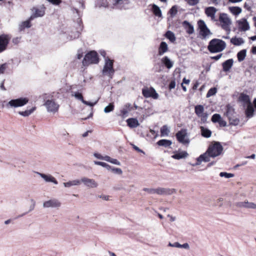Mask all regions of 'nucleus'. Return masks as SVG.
Masks as SVG:
<instances>
[{
    "label": "nucleus",
    "instance_id": "obj_1",
    "mask_svg": "<svg viewBox=\"0 0 256 256\" xmlns=\"http://www.w3.org/2000/svg\"><path fill=\"white\" fill-rule=\"evenodd\" d=\"M223 151V147L220 142H214L208 146L206 152L201 154L198 158V162H208L210 157L215 158L220 155Z\"/></svg>",
    "mask_w": 256,
    "mask_h": 256
},
{
    "label": "nucleus",
    "instance_id": "obj_2",
    "mask_svg": "<svg viewBox=\"0 0 256 256\" xmlns=\"http://www.w3.org/2000/svg\"><path fill=\"white\" fill-rule=\"evenodd\" d=\"M226 46V42L222 40L214 38L212 40L208 46L211 53H216L222 51Z\"/></svg>",
    "mask_w": 256,
    "mask_h": 256
},
{
    "label": "nucleus",
    "instance_id": "obj_3",
    "mask_svg": "<svg viewBox=\"0 0 256 256\" xmlns=\"http://www.w3.org/2000/svg\"><path fill=\"white\" fill-rule=\"evenodd\" d=\"M113 65L114 60H110L109 58H106L102 73L104 76H108L110 79L112 78L114 72Z\"/></svg>",
    "mask_w": 256,
    "mask_h": 256
},
{
    "label": "nucleus",
    "instance_id": "obj_4",
    "mask_svg": "<svg viewBox=\"0 0 256 256\" xmlns=\"http://www.w3.org/2000/svg\"><path fill=\"white\" fill-rule=\"evenodd\" d=\"M98 62L99 58L97 52L95 51H90L86 54L82 60V64L86 66L90 64H98Z\"/></svg>",
    "mask_w": 256,
    "mask_h": 256
},
{
    "label": "nucleus",
    "instance_id": "obj_5",
    "mask_svg": "<svg viewBox=\"0 0 256 256\" xmlns=\"http://www.w3.org/2000/svg\"><path fill=\"white\" fill-rule=\"evenodd\" d=\"M218 21L220 23L222 28L226 32H230V25L231 20L228 17V14L225 13H220L219 15Z\"/></svg>",
    "mask_w": 256,
    "mask_h": 256
},
{
    "label": "nucleus",
    "instance_id": "obj_6",
    "mask_svg": "<svg viewBox=\"0 0 256 256\" xmlns=\"http://www.w3.org/2000/svg\"><path fill=\"white\" fill-rule=\"evenodd\" d=\"M194 112L196 116L200 118L201 122L202 124L207 122L208 114L206 112H204V107L203 106L198 104L194 107Z\"/></svg>",
    "mask_w": 256,
    "mask_h": 256
},
{
    "label": "nucleus",
    "instance_id": "obj_7",
    "mask_svg": "<svg viewBox=\"0 0 256 256\" xmlns=\"http://www.w3.org/2000/svg\"><path fill=\"white\" fill-rule=\"evenodd\" d=\"M177 140L184 145H188L190 141L188 138L186 130L182 129L177 132Z\"/></svg>",
    "mask_w": 256,
    "mask_h": 256
},
{
    "label": "nucleus",
    "instance_id": "obj_8",
    "mask_svg": "<svg viewBox=\"0 0 256 256\" xmlns=\"http://www.w3.org/2000/svg\"><path fill=\"white\" fill-rule=\"evenodd\" d=\"M48 112L55 113L58 110L60 106L54 100H47L44 104Z\"/></svg>",
    "mask_w": 256,
    "mask_h": 256
},
{
    "label": "nucleus",
    "instance_id": "obj_9",
    "mask_svg": "<svg viewBox=\"0 0 256 256\" xmlns=\"http://www.w3.org/2000/svg\"><path fill=\"white\" fill-rule=\"evenodd\" d=\"M28 100L26 98H20L17 99L10 100L8 104V106L10 107L17 108L22 106L28 102Z\"/></svg>",
    "mask_w": 256,
    "mask_h": 256
},
{
    "label": "nucleus",
    "instance_id": "obj_10",
    "mask_svg": "<svg viewBox=\"0 0 256 256\" xmlns=\"http://www.w3.org/2000/svg\"><path fill=\"white\" fill-rule=\"evenodd\" d=\"M10 39V37L8 34L0 35V53L6 49Z\"/></svg>",
    "mask_w": 256,
    "mask_h": 256
},
{
    "label": "nucleus",
    "instance_id": "obj_11",
    "mask_svg": "<svg viewBox=\"0 0 256 256\" xmlns=\"http://www.w3.org/2000/svg\"><path fill=\"white\" fill-rule=\"evenodd\" d=\"M142 94L145 98H152L154 99H157L158 97V94L156 92L154 88L152 87L149 88H143Z\"/></svg>",
    "mask_w": 256,
    "mask_h": 256
},
{
    "label": "nucleus",
    "instance_id": "obj_12",
    "mask_svg": "<svg viewBox=\"0 0 256 256\" xmlns=\"http://www.w3.org/2000/svg\"><path fill=\"white\" fill-rule=\"evenodd\" d=\"M198 24L200 29V34L205 38L210 34V30L206 26L204 22L202 20H199Z\"/></svg>",
    "mask_w": 256,
    "mask_h": 256
},
{
    "label": "nucleus",
    "instance_id": "obj_13",
    "mask_svg": "<svg viewBox=\"0 0 256 256\" xmlns=\"http://www.w3.org/2000/svg\"><path fill=\"white\" fill-rule=\"evenodd\" d=\"M60 206L61 202L58 200L56 198L50 199L43 203V207L44 208H58Z\"/></svg>",
    "mask_w": 256,
    "mask_h": 256
},
{
    "label": "nucleus",
    "instance_id": "obj_14",
    "mask_svg": "<svg viewBox=\"0 0 256 256\" xmlns=\"http://www.w3.org/2000/svg\"><path fill=\"white\" fill-rule=\"evenodd\" d=\"M218 10L214 6L207 7L204 10V12L208 17H210L213 22H216L218 20L216 18V14Z\"/></svg>",
    "mask_w": 256,
    "mask_h": 256
},
{
    "label": "nucleus",
    "instance_id": "obj_15",
    "mask_svg": "<svg viewBox=\"0 0 256 256\" xmlns=\"http://www.w3.org/2000/svg\"><path fill=\"white\" fill-rule=\"evenodd\" d=\"M238 102L242 103L243 106H246V105L251 103L249 96L244 92L240 93L238 98Z\"/></svg>",
    "mask_w": 256,
    "mask_h": 256
},
{
    "label": "nucleus",
    "instance_id": "obj_16",
    "mask_svg": "<svg viewBox=\"0 0 256 256\" xmlns=\"http://www.w3.org/2000/svg\"><path fill=\"white\" fill-rule=\"evenodd\" d=\"M32 14L30 16V20H33L34 18L38 17H42L45 14L44 8H34L32 10Z\"/></svg>",
    "mask_w": 256,
    "mask_h": 256
},
{
    "label": "nucleus",
    "instance_id": "obj_17",
    "mask_svg": "<svg viewBox=\"0 0 256 256\" xmlns=\"http://www.w3.org/2000/svg\"><path fill=\"white\" fill-rule=\"evenodd\" d=\"M80 183L82 182L84 184L89 188H95L98 186L97 182L94 179H90L86 177H84L80 180Z\"/></svg>",
    "mask_w": 256,
    "mask_h": 256
},
{
    "label": "nucleus",
    "instance_id": "obj_18",
    "mask_svg": "<svg viewBox=\"0 0 256 256\" xmlns=\"http://www.w3.org/2000/svg\"><path fill=\"white\" fill-rule=\"evenodd\" d=\"M76 24L78 26L76 28V30L75 32L72 31L68 35V38L69 40H72L80 36V31L82 30V26H81L80 22H78Z\"/></svg>",
    "mask_w": 256,
    "mask_h": 256
},
{
    "label": "nucleus",
    "instance_id": "obj_19",
    "mask_svg": "<svg viewBox=\"0 0 256 256\" xmlns=\"http://www.w3.org/2000/svg\"><path fill=\"white\" fill-rule=\"evenodd\" d=\"M128 0H112V4L115 8L126 9V5L128 4Z\"/></svg>",
    "mask_w": 256,
    "mask_h": 256
},
{
    "label": "nucleus",
    "instance_id": "obj_20",
    "mask_svg": "<svg viewBox=\"0 0 256 256\" xmlns=\"http://www.w3.org/2000/svg\"><path fill=\"white\" fill-rule=\"evenodd\" d=\"M236 206L238 208H246L256 209V204H254V202H249L248 201L236 202Z\"/></svg>",
    "mask_w": 256,
    "mask_h": 256
},
{
    "label": "nucleus",
    "instance_id": "obj_21",
    "mask_svg": "<svg viewBox=\"0 0 256 256\" xmlns=\"http://www.w3.org/2000/svg\"><path fill=\"white\" fill-rule=\"evenodd\" d=\"M36 174H38L46 182H52L57 184H58V181L56 179L50 174H44L37 172Z\"/></svg>",
    "mask_w": 256,
    "mask_h": 256
},
{
    "label": "nucleus",
    "instance_id": "obj_22",
    "mask_svg": "<svg viewBox=\"0 0 256 256\" xmlns=\"http://www.w3.org/2000/svg\"><path fill=\"white\" fill-rule=\"evenodd\" d=\"M174 190L158 188H156L155 194L159 195L170 194L173 193Z\"/></svg>",
    "mask_w": 256,
    "mask_h": 256
},
{
    "label": "nucleus",
    "instance_id": "obj_23",
    "mask_svg": "<svg viewBox=\"0 0 256 256\" xmlns=\"http://www.w3.org/2000/svg\"><path fill=\"white\" fill-rule=\"evenodd\" d=\"M182 26L186 30L187 34H191L194 32V26L188 21H184L182 23Z\"/></svg>",
    "mask_w": 256,
    "mask_h": 256
},
{
    "label": "nucleus",
    "instance_id": "obj_24",
    "mask_svg": "<svg viewBox=\"0 0 256 256\" xmlns=\"http://www.w3.org/2000/svg\"><path fill=\"white\" fill-rule=\"evenodd\" d=\"M161 62L168 69L171 68L174 65V62L167 56H165L161 59Z\"/></svg>",
    "mask_w": 256,
    "mask_h": 256
},
{
    "label": "nucleus",
    "instance_id": "obj_25",
    "mask_svg": "<svg viewBox=\"0 0 256 256\" xmlns=\"http://www.w3.org/2000/svg\"><path fill=\"white\" fill-rule=\"evenodd\" d=\"M234 63L232 58L228 59L222 64V70L224 72H226L230 70Z\"/></svg>",
    "mask_w": 256,
    "mask_h": 256
},
{
    "label": "nucleus",
    "instance_id": "obj_26",
    "mask_svg": "<svg viewBox=\"0 0 256 256\" xmlns=\"http://www.w3.org/2000/svg\"><path fill=\"white\" fill-rule=\"evenodd\" d=\"M238 26L240 30L246 31L250 29V26L246 19H242L238 22Z\"/></svg>",
    "mask_w": 256,
    "mask_h": 256
},
{
    "label": "nucleus",
    "instance_id": "obj_27",
    "mask_svg": "<svg viewBox=\"0 0 256 256\" xmlns=\"http://www.w3.org/2000/svg\"><path fill=\"white\" fill-rule=\"evenodd\" d=\"M168 50L167 44L164 42H162L158 48V55L162 56Z\"/></svg>",
    "mask_w": 256,
    "mask_h": 256
},
{
    "label": "nucleus",
    "instance_id": "obj_28",
    "mask_svg": "<svg viewBox=\"0 0 256 256\" xmlns=\"http://www.w3.org/2000/svg\"><path fill=\"white\" fill-rule=\"evenodd\" d=\"M236 114L234 109L232 106L230 104L226 106V112L224 114L228 118L234 116Z\"/></svg>",
    "mask_w": 256,
    "mask_h": 256
},
{
    "label": "nucleus",
    "instance_id": "obj_29",
    "mask_svg": "<svg viewBox=\"0 0 256 256\" xmlns=\"http://www.w3.org/2000/svg\"><path fill=\"white\" fill-rule=\"evenodd\" d=\"M128 126L131 128H136L139 125L138 120L136 118H130L126 120Z\"/></svg>",
    "mask_w": 256,
    "mask_h": 256
},
{
    "label": "nucleus",
    "instance_id": "obj_30",
    "mask_svg": "<svg viewBox=\"0 0 256 256\" xmlns=\"http://www.w3.org/2000/svg\"><path fill=\"white\" fill-rule=\"evenodd\" d=\"M80 184V180H70L68 182H64L63 184L66 188H70L72 186H78Z\"/></svg>",
    "mask_w": 256,
    "mask_h": 256
},
{
    "label": "nucleus",
    "instance_id": "obj_31",
    "mask_svg": "<svg viewBox=\"0 0 256 256\" xmlns=\"http://www.w3.org/2000/svg\"><path fill=\"white\" fill-rule=\"evenodd\" d=\"M246 108L245 111L246 115L248 118H252L254 116V109L253 106L250 103L248 105H246Z\"/></svg>",
    "mask_w": 256,
    "mask_h": 256
},
{
    "label": "nucleus",
    "instance_id": "obj_32",
    "mask_svg": "<svg viewBox=\"0 0 256 256\" xmlns=\"http://www.w3.org/2000/svg\"><path fill=\"white\" fill-rule=\"evenodd\" d=\"M244 40L242 38L234 36L230 39V42L234 46H240L244 43Z\"/></svg>",
    "mask_w": 256,
    "mask_h": 256
},
{
    "label": "nucleus",
    "instance_id": "obj_33",
    "mask_svg": "<svg viewBox=\"0 0 256 256\" xmlns=\"http://www.w3.org/2000/svg\"><path fill=\"white\" fill-rule=\"evenodd\" d=\"M157 144L159 146H162L165 148L170 146L172 144V142L170 140L162 139L159 140L157 142Z\"/></svg>",
    "mask_w": 256,
    "mask_h": 256
},
{
    "label": "nucleus",
    "instance_id": "obj_34",
    "mask_svg": "<svg viewBox=\"0 0 256 256\" xmlns=\"http://www.w3.org/2000/svg\"><path fill=\"white\" fill-rule=\"evenodd\" d=\"M228 118L230 125L237 126L240 122V120L237 116L236 114Z\"/></svg>",
    "mask_w": 256,
    "mask_h": 256
},
{
    "label": "nucleus",
    "instance_id": "obj_35",
    "mask_svg": "<svg viewBox=\"0 0 256 256\" xmlns=\"http://www.w3.org/2000/svg\"><path fill=\"white\" fill-rule=\"evenodd\" d=\"M188 156V153L186 150H182L179 148L177 150V160L186 158Z\"/></svg>",
    "mask_w": 256,
    "mask_h": 256
},
{
    "label": "nucleus",
    "instance_id": "obj_36",
    "mask_svg": "<svg viewBox=\"0 0 256 256\" xmlns=\"http://www.w3.org/2000/svg\"><path fill=\"white\" fill-rule=\"evenodd\" d=\"M32 20H30V17L29 18L24 21V22H23L22 24L20 26V28H19V29L21 31V30H24L25 28H29L31 26V24H30V21H32Z\"/></svg>",
    "mask_w": 256,
    "mask_h": 256
},
{
    "label": "nucleus",
    "instance_id": "obj_37",
    "mask_svg": "<svg viewBox=\"0 0 256 256\" xmlns=\"http://www.w3.org/2000/svg\"><path fill=\"white\" fill-rule=\"evenodd\" d=\"M152 11L156 16L161 17L162 12L160 8L156 4H153L152 6Z\"/></svg>",
    "mask_w": 256,
    "mask_h": 256
},
{
    "label": "nucleus",
    "instance_id": "obj_38",
    "mask_svg": "<svg viewBox=\"0 0 256 256\" xmlns=\"http://www.w3.org/2000/svg\"><path fill=\"white\" fill-rule=\"evenodd\" d=\"M246 50H242L240 51L237 54L238 60L239 62H242L244 60L246 56Z\"/></svg>",
    "mask_w": 256,
    "mask_h": 256
},
{
    "label": "nucleus",
    "instance_id": "obj_39",
    "mask_svg": "<svg viewBox=\"0 0 256 256\" xmlns=\"http://www.w3.org/2000/svg\"><path fill=\"white\" fill-rule=\"evenodd\" d=\"M170 131L168 127L164 125L162 126L160 128V136H168Z\"/></svg>",
    "mask_w": 256,
    "mask_h": 256
},
{
    "label": "nucleus",
    "instance_id": "obj_40",
    "mask_svg": "<svg viewBox=\"0 0 256 256\" xmlns=\"http://www.w3.org/2000/svg\"><path fill=\"white\" fill-rule=\"evenodd\" d=\"M169 13L170 14V16L168 18V21L169 24H170V22L172 20V18L176 14V5L173 6L171 9L169 11Z\"/></svg>",
    "mask_w": 256,
    "mask_h": 256
},
{
    "label": "nucleus",
    "instance_id": "obj_41",
    "mask_svg": "<svg viewBox=\"0 0 256 256\" xmlns=\"http://www.w3.org/2000/svg\"><path fill=\"white\" fill-rule=\"evenodd\" d=\"M164 36L168 39L171 42H174L176 40V37L174 32L170 30H168L166 32Z\"/></svg>",
    "mask_w": 256,
    "mask_h": 256
},
{
    "label": "nucleus",
    "instance_id": "obj_42",
    "mask_svg": "<svg viewBox=\"0 0 256 256\" xmlns=\"http://www.w3.org/2000/svg\"><path fill=\"white\" fill-rule=\"evenodd\" d=\"M202 135L204 138H210L211 136L212 132L208 128L201 127Z\"/></svg>",
    "mask_w": 256,
    "mask_h": 256
},
{
    "label": "nucleus",
    "instance_id": "obj_43",
    "mask_svg": "<svg viewBox=\"0 0 256 256\" xmlns=\"http://www.w3.org/2000/svg\"><path fill=\"white\" fill-rule=\"evenodd\" d=\"M36 110V107H32L29 110H26L24 112H19L18 114L23 116H28L32 114Z\"/></svg>",
    "mask_w": 256,
    "mask_h": 256
},
{
    "label": "nucleus",
    "instance_id": "obj_44",
    "mask_svg": "<svg viewBox=\"0 0 256 256\" xmlns=\"http://www.w3.org/2000/svg\"><path fill=\"white\" fill-rule=\"evenodd\" d=\"M229 9L230 12L234 15H238L242 12L241 8L238 6L230 7Z\"/></svg>",
    "mask_w": 256,
    "mask_h": 256
},
{
    "label": "nucleus",
    "instance_id": "obj_45",
    "mask_svg": "<svg viewBox=\"0 0 256 256\" xmlns=\"http://www.w3.org/2000/svg\"><path fill=\"white\" fill-rule=\"evenodd\" d=\"M31 202H32V204H31V206H30V210L28 212H24L20 216H18L17 218H20L22 216H24V215H26V214H28V212H31L32 210L34 208V207H35V202L34 200H31Z\"/></svg>",
    "mask_w": 256,
    "mask_h": 256
},
{
    "label": "nucleus",
    "instance_id": "obj_46",
    "mask_svg": "<svg viewBox=\"0 0 256 256\" xmlns=\"http://www.w3.org/2000/svg\"><path fill=\"white\" fill-rule=\"evenodd\" d=\"M217 92V89L216 88H210L206 94V97L209 98L212 96L214 95Z\"/></svg>",
    "mask_w": 256,
    "mask_h": 256
},
{
    "label": "nucleus",
    "instance_id": "obj_47",
    "mask_svg": "<svg viewBox=\"0 0 256 256\" xmlns=\"http://www.w3.org/2000/svg\"><path fill=\"white\" fill-rule=\"evenodd\" d=\"M114 104L112 103H110L108 106L104 108V112L106 113H108L112 112L114 109Z\"/></svg>",
    "mask_w": 256,
    "mask_h": 256
},
{
    "label": "nucleus",
    "instance_id": "obj_48",
    "mask_svg": "<svg viewBox=\"0 0 256 256\" xmlns=\"http://www.w3.org/2000/svg\"><path fill=\"white\" fill-rule=\"evenodd\" d=\"M221 116L220 114H216L212 116V121L214 123L218 122Z\"/></svg>",
    "mask_w": 256,
    "mask_h": 256
},
{
    "label": "nucleus",
    "instance_id": "obj_49",
    "mask_svg": "<svg viewBox=\"0 0 256 256\" xmlns=\"http://www.w3.org/2000/svg\"><path fill=\"white\" fill-rule=\"evenodd\" d=\"M120 114L122 115V116L125 117L128 116V112H130V110L128 109L126 106H124V107L122 108L120 110Z\"/></svg>",
    "mask_w": 256,
    "mask_h": 256
},
{
    "label": "nucleus",
    "instance_id": "obj_50",
    "mask_svg": "<svg viewBox=\"0 0 256 256\" xmlns=\"http://www.w3.org/2000/svg\"><path fill=\"white\" fill-rule=\"evenodd\" d=\"M8 66V63H4L0 66V74H4Z\"/></svg>",
    "mask_w": 256,
    "mask_h": 256
},
{
    "label": "nucleus",
    "instance_id": "obj_51",
    "mask_svg": "<svg viewBox=\"0 0 256 256\" xmlns=\"http://www.w3.org/2000/svg\"><path fill=\"white\" fill-rule=\"evenodd\" d=\"M220 176L222 177L224 176L226 178H230L233 177L234 174L230 173H227L226 172H221L220 174Z\"/></svg>",
    "mask_w": 256,
    "mask_h": 256
},
{
    "label": "nucleus",
    "instance_id": "obj_52",
    "mask_svg": "<svg viewBox=\"0 0 256 256\" xmlns=\"http://www.w3.org/2000/svg\"><path fill=\"white\" fill-rule=\"evenodd\" d=\"M74 96L76 98L80 100L82 103L83 102H84V100L83 98V96L81 93L78 92H75Z\"/></svg>",
    "mask_w": 256,
    "mask_h": 256
},
{
    "label": "nucleus",
    "instance_id": "obj_53",
    "mask_svg": "<svg viewBox=\"0 0 256 256\" xmlns=\"http://www.w3.org/2000/svg\"><path fill=\"white\" fill-rule=\"evenodd\" d=\"M112 172L118 174H122V171L121 168L114 167L112 168Z\"/></svg>",
    "mask_w": 256,
    "mask_h": 256
},
{
    "label": "nucleus",
    "instance_id": "obj_54",
    "mask_svg": "<svg viewBox=\"0 0 256 256\" xmlns=\"http://www.w3.org/2000/svg\"><path fill=\"white\" fill-rule=\"evenodd\" d=\"M143 190L146 192L150 194H154L156 188H144Z\"/></svg>",
    "mask_w": 256,
    "mask_h": 256
},
{
    "label": "nucleus",
    "instance_id": "obj_55",
    "mask_svg": "<svg viewBox=\"0 0 256 256\" xmlns=\"http://www.w3.org/2000/svg\"><path fill=\"white\" fill-rule=\"evenodd\" d=\"M190 6H195L198 3V0H186Z\"/></svg>",
    "mask_w": 256,
    "mask_h": 256
},
{
    "label": "nucleus",
    "instance_id": "obj_56",
    "mask_svg": "<svg viewBox=\"0 0 256 256\" xmlns=\"http://www.w3.org/2000/svg\"><path fill=\"white\" fill-rule=\"evenodd\" d=\"M177 248L188 249L189 248V246L188 243H185L183 244H180L179 243L177 242Z\"/></svg>",
    "mask_w": 256,
    "mask_h": 256
},
{
    "label": "nucleus",
    "instance_id": "obj_57",
    "mask_svg": "<svg viewBox=\"0 0 256 256\" xmlns=\"http://www.w3.org/2000/svg\"><path fill=\"white\" fill-rule=\"evenodd\" d=\"M97 102H98V100H96L94 102H88V101H86L84 100V102H83V104L89 106H93L97 103Z\"/></svg>",
    "mask_w": 256,
    "mask_h": 256
},
{
    "label": "nucleus",
    "instance_id": "obj_58",
    "mask_svg": "<svg viewBox=\"0 0 256 256\" xmlns=\"http://www.w3.org/2000/svg\"><path fill=\"white\" fill-rule=\"evenodd\" d=\"M218 122V123L219 125L222 127L226 126V122L224 121L222 118Z\"/></svg>",
    "mask_w": 256,
    "mask_h": 256
},
{
    "label": "nucleus",
    "instance_id": "obj_59",
    "mask_svg": "<svg viewBox=\"0 0 256 256\" xmlns=\"http://www.w3.org/2000/svg\"><path fill=\"white\" fill-rule=\"evenodd\" d=\"M110 163L112 164H114L118 166L120 165V162L118 161L116 159L111 158L110 162Z\"/></svg>",
    "mask_w": 256,
    "mask_h": 256
},
{
    "label": "nucleus",
    "instance_id": "obj_60",
    "mask_svg": "<svg viewBox=\"0 0 256 256\" xmlns=\"http://www.w3.org/2000/svg\"><path fill=\"white\" fill-rule=\"evenodd\" d=\"M176 86V82L174 80H172L170 82V84L168 86V88L170 90H172Z\"/></svg>",
    "mask_w": 256,
    "mask_h": 256
},
{
    "label": "nucleus",
    "instance_id": "obj_61",
    "mask_svg": "<svg viewBox=\"0 0 256 256\" xmlns=\"http://www.w3.org/2000/svg\"><path fill=\"white\" fill-rule=\"evenodd\" d=\"M94 163L95 164L98 165V166H102V167H104V166H106V162H98V161H94Z\"/></svg>",
    "mask_w": 256,
    "mask_h": 256
},
{
    "label": "nucleus",
    "instance_id": "obj_62",
    "mask_svg": "<svg viewBox=\"0 0 256 256\" xmlns=\"http://www.w3.org/2000/svg\"><path fill=\"white\" fill-rule=\"evenodd\" d=\"M222 56V54H220L216 56H211L210 57V58L212 60H218Z\"/></svg>",
    "mask_w": 256,
    "mask_h": 256
},
{
    "label": "nucleus",
    "instance_id": "obj_63",
    "mask_svg": "<svg viewBox=\"0 0 256 256\" xmlns=\"http://www.w3.org/2000/svg\"><path fill=\"white\" fill-rule=\"evenodd\" d=\"M132 148H134V149L137 152H140L144 153V151L140 149L137 146H135L134 144H132Z\"/></svg>",
    "mask_w": 256,
    "mask_h": 256
},
{
    "label": "nucleus",
    "instance_id": "obj_64",
    "mask_svg": "<svg viewBox=\"0 0 256 256\" xmlns=\"http://www.w3.org/2000/svg\"><path fill=\"white\" fill-rule=\"evenodd\" d=\"M94 156L100 160H102L103 158V156H102L100 154H98V153H94Z\"/></svg>",
    "mask_w": 256,
    "mask_h": 256
}]
</instances>
